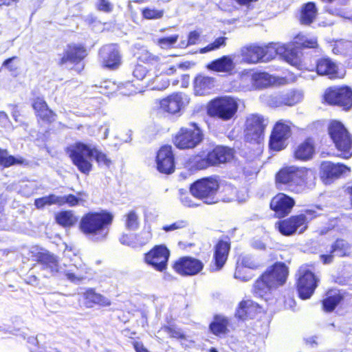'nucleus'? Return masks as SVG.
Masks as SVG:
<instances>
[{
    "mask_svg": "<svg viewBox=\"0 0 352 352\" xmlns=\"http://www.w3.org/2000/svg\"><path fill=\"white\" fill-rule=\"evenodd\" d=\"M140 58L144 61V62H148L151 63L153 61H157V57L155 56L154 55L151 54L147 51H144L142 53V56L140 57Z\"/></svg>",
    "mask_w": 352,
    "mask_h": 352,
    "instance_id": "nucleus-63",
    "label": "nucleus"
},
{
    "mask_svg": "<svg viewBox=\"0 0 352 352\" xmlns=\"http://www.w3.org/2000/svg\"><path fill=\"white\" fill-rule=\"evenodd\" d=\"M227 320L221 317H216L214 320L210 324V331L215 335L224 333L227 327Z\"/></svg>",
    "mask_w": 352,
    "mask_h": 352,
    "instance_id": "nucleus-47",
    "label": "nucleus"
},
{
    "mask_svg": "<svg viewBox=\"0 0 352 352\" xmlns=\"http://www.w3.org/2000/svg\"><path fill=\"white\" fill-rule=\"evenodd\" d=\"M78 196L68 195L63 196V205L67 204L70 207L83 205L87 199V195L83 192H78Z\"/></svg>",
    "mask_w": 352,
    "mask_h": 352,
    "instance_id": "nucleus-42",
    "label": "nucleus"
},
{
    "mask_svg": "<svg viewBox=\"0 0 352 352\" xmlns=\"http://www.w3.org/2000/svg\"><path fill=\"white\" fill-rule=\"evenodd\" d=\"M83 303L88 308H91L96 305L107 307L111 305V300L102 295L96 293L94 289H90L83 294Z\"/></svg>",
    "mask_w": 352,
    "mask_h": 352,
    "instance_id": "nucleus-27",
    "label": "nucleus"
},
{
    "mask_svg": "<svg viewBox=\"0 0 352 352\" xmlns=\"http://www.w3.org/2000/svg\"><path fill=\"white\" fill-rule=\"evenodd\" d=\"M34 205L38 209L43 208L45 206H50L46 196L36 199Z\"/></svg>",
    "mask_w": 352,
    "mask_h": 352,
    "instance_id": "nucleus-64",
    "label": "nucleus"
},
{
    "mask_svg": "<svg viewBox=\"0 0 352 352\" xmlns=\"http://www.w3.org/2000/svg\"><path fill=\"white\" fill-rule=\"evenodd\" d=\"M234 55H226L212 61L208 65V69L226 74H232L235 69L236 63L234 62Z\"/></svg>",
    "mask_w": 352,
    "mask_h": 352,
    "instance_id": "nucleus-24",
    "label": "nucleus"
},
{
    "mask_svg": "<svg viewBox=\"0 0 352 352\" xmlns=\"http://www.w3.org/2000/svg\"><path fill=\"white\" fill-rule=\"evenodd\" d=\"M315 179L314 172L306 168L289 166L282 168L276 175V184L279 188L282 185L295 192H300L305 186H311Z\"/></svg>",
    "mask_w": 352,
    "mask_h": 352,
    "instance_id": "nucleus-3",
    "label": "nucleus"
},
{
    "mask_svg": "<svg viewBox=\"0 0 352 352\" xmlns=\"http://www.w3.org/2000/svg\"><path fill=\"white\" fill-rule=\"evenodd\" d=\"M37 261L41 268L47 271L50 274H54L60 272L71 282L77 283L84 278L85 271L82 267L76 265H71L65 270H61L58 266L56 257L47 251L39 252L37 256Z\"/></svg>",
    "mask_w": 352,
    "mask_h": 352,
    "instance_id": "nucleus-4",
    "label": "nucleus"
},
{
    "mask_svg": "<svg viewBox=\"0 0 352 352\" xmlns=\"http://www.w3.org/2000/svg\"><path fill=\"white\" fill-rule=\"evenodd\" d=\"M147 74H148L147 69L144 66L140 65L135 66V67L133 70V76L135 78H136L138 80H142L149 77L150 74H148L147 76Z\"/></svg>",
    "mask_w": 352,
    "mask_h": 352,
    "instance_id": "nucleus-57",
    "label": "nucleus"
},
{
    "mask_svg": "<svg viewBox=\"0 0 352 352\" xmlns=\"http://www.w3.org/2000/svg\"><path fill=\"white\" fill-rule=\"evenodd\" d=\"M272 288L274 287L270 286L269 282L262 276L261 278L256 281L254 286V292L256 296L263 297Z\"/></svg>",
    "mask_w": 352,
    "mask_h": 352,
    "instance_id": "nucleus-45",
    "label": "nucleus"
},
{
    "mask_svg": "<svg viewBox=\"0 0 352 352\" xmlns=\"http://www.w3.org/2000/svg\"><path fill=\"white\" fill-rule=\"evenodd\" d=\"M35 190V188L32 183H23L18 189V192L24 197L31 196Z\"/></svg>",
    "mask_w": 352,
    "mask_h": 352,
    "instance_id": "nucleus-55",
    "label": "nucleus"
},
{
    "mask_svg": "<svg viewBox=\"0 0 352 352\" xmlns=\"http://www.w3.org/2000/svg\"><path fill=\"white\" fill-rule=\"evenodd\" d=\"M100 55L105 67L113 69L120 64L121 58L116 45L104 46L100 50Z\"/></svg>",
    "mask_w": 352,
    "mask_h": 352,
    "instance_id": "nucleus-22",
    "label": "nucleus"
},
{
    "mask_svg": "<svg viewBox=\"0 0 352 352\" xmlns=\"http://www.w3.org/2000/svg\"><path fill=\"white\" fill-rule=\"evenodd\" d=\"M170 252L164 245H155L144 256V262L157 272H163L167 269Z\"/></svg>",
    "mask_w": 352,
    "mask_h": 352,
    "instance_id": "nucleus-13",
    "label": "nucleus"
},
{
    "mask_svg": "<svg viewBox=\"0 0 352 352\" xmlns=\"http://www.w3.org/2000/svg\"><path fill=\"white\" fill-rule=\"evenodd\" d=\"M329 134L336 148L340 152V156L349 159L352 156V136L344 124L337 120H332L328 127Z\"/></svg>",
    "mask_w": 352,
    "mask_h": 352,
    "instance_id": "nucleus-5",
    "label": "nucleus"
},
{
    "mask_svg": "<svg viewBox=\"0 0 352 352\" xmlns=\"http://www.w3.org/2000/svg\"><path fill=\"white\" fill-rule=\"evenodd\" d=\"M203 137L201 129L193 123L182 127L176 133L173 142L180 149L193 148L201 142Z\"/></svg>",
    "mask_w": 352,
    "mask_h": 352,
    "instance_id": "nucleus-8",
    "label": "nucleus"
},
{
    "mask_svg": "<svg viewBox=\"0 0 352 352\" xmlns=\"http://www.w3.org/2000/svg\"><path fill=\"white\" fill-rule=\"evenodd\" d=\"M350 170V168L342 164L324 162L321 164L320 175L323 182L327 184L342 176L346 175Z\"/></svg>",
    "mask_w": 352,
    "mask_h": 352,
    "instance_id": "nucleus-16",
    "label": "nucleus"
},
{
    "mask_svg": "<svg viewBox=\"0 0 352 352\" xmlns=\"http://www.w3.org/2000/svg\"><path fill=\"white\" fill-rule=\"evenodd\" d=\"M46 197L48 200L50 206L53 204H57L59 206L63 205V196H58L52 194Z\"/></svg>",
    "mask_w": 352,
    "mask_h": 352,
    "instance_id": "nucleus-62",
    "label": "nucleus"
},
{
    "mask_svg": "<svg viewBox=\"0 0 352 352\" xmlns=\"http://www.w3.org/2000/svg\"><path fill=\"white\" fill-rule=\"evenodd\" d=\"M113 219L107 212H89L80 219V230L91 241L102 242L107 238Z\"/></svg>",
    "mask_w": 352,
    "mask_h": 352,
    "instance_id": "nucleus-2",
    "label": "nucleus"
},
{
    "mask_svg": "<svg viewBox=\"0 0 352 352\" xmlns=\"http://www.w3.org/2000/svg\"><path fill=\"white\" fill-rule=\"evenodd\" d=\"M242 82L250 80L254 88H264L276 82V77L267 72H254L252 70H243L241 73Z\"/></svg>",
    "mask_w": 352,
    "mask_h": 352,
    "instance_id": "nucleus-17",
    "label": "nucleus"
},
{
    "mask_svg": "<svg viewBox=\"0 0 352 352\" xmlns=\"http://www.w3.org/2000/svg\"><path fill=\"white\" fill-rule=\"evenodd\" d=\"M350 246L349 243L342 239H338L332 245L331 253H334L338 256H346L349 252Z\"/></svg>",
    "mask_w": 352,
    "mask_h": 352,
    "instance_id": "nucleus-48",
    "label": "nucleus"
},
{
    "mask_svg": "<svg viewBox=\"0 0 352 352\" xmlns=\"http://www.w3.org/2000/svg\"><path fill=\"white\" fill-rule=\"evenodd\" d=\"M219 188L217 179L204 178L194 182L190 188V191L193 197L202 200L205 204H212L218 201L217 193Z\"/></svg>",
    "mask_w": 352,
    "mask_h": 352,
    "instance_id": "nucleus-7",
    "label": "nucleus"
},
{
    "mask_svg": "<svg viewBox=\"0 0 352 352\" xmlns=\"http://www.w3.org/2000/svg\"><path fill=\"white\" fill-rule=\"evenodd\" d=\"M142 14L144 17L148 19H160L163 15L162 11L154 9H145L143 10Z\"/></svg>",
    "mask_w": 352,
    "mask_h": 352,
    "instance_id": "nucleus-58",
    "label": "nucleus"
},
{
    "mask_svg": "<svg viewBox=\"0 0 352 352\" xmlns=\"http://www.w3.org/2000/svg\"><path fill=\"white\" fill-rule=\"evenodd\" d=\"M317 14V10L315 3H307L304 6L301 11L300 22L305 25L311 23Z\"/></svg>",
    "mask_w": 352,
    "mask_h": 352,
    "instance_id": "nucleus-41",
    "label": "nucleus"
},
{
    "mask_svg": "<svg viewBox=\"0 0 352 352\" xmlns=\"http://www.w3.org/2000/svg\"><path fill=\"white\" fill-rule=\"evenodd\" d=\"M294 205V201L284 193H278L271 201L270 208L279 217L288 214Z\"/></svg>",
    "mask_w": 352,
    "mask_h": 352,
    "instance_id": "nucleus-21",
    "label": "nucleus"
},
{
    "mask_svg": "<svg viewBox=\"0 0 352 352\" xmlns=\"http://www.w3.org/2000/svg\"><path fill=\"white\" fill-rule=\"evenodd\" d=\"M134 239H135L134 234H123L120 238V241L123 245L135 247L136 243Z\"/></svg>",
    "mask_w": 352,
    "mask_h": 352,
    "instance_id": "nucleus-60",
    "label": "nucleus"
},
{
    "mask_svg": "<svg viewBox=\"0 0 352 352\" xmlns=\"http://www.w3.org/2000/svg\"><path fill=\"white\" fill-rule=\"evenodd\" d=\"M315 217L314 211L307 210L305 213L292 216L290 218L278 222L277 227L280 232L283 235H292L298 230H299V233H302L307 229L309 221Z\"/></svg>",
    "mask_w": 352,
    "mask_h": 352,
    "instance_id": "nucleus-9",
    "label": "nucleus"
},
{
    "mask_svg": "<svg viewBox=\"0 0 352 352\" xmlns=\"http://www.w3.org/2000/svg\"><path fill=\"white\" fill-rule=\"evenodd\" d=\"M87 55L85 49L78 45H69L65 50L63 55L60 60V64L78 63Z\"/></svg>",
    "mask_w": 352,
    "mask_h": 352,
    "instance_id": "nucleus-25",
    "label": "nucleus"
},
{
    "mask_svg": "<svg viewBox=\"0 0 352 352\" xmlns=\"http://www.w3.org/2000/svg\"><path fill=\"white\" fill-rule=\"evenodd\" d=\"M314 152V141L308 138L296 146L294 151V156L300 160H307L313 157Z\"/></svg>",
    "mask_w": 352,
    "mask_h": 352,
    "instance_id": "nucleus-30",
    "label": "nucleus"
},
{
    "mask_svg": "<svg viewBox=\"0 0 352 352\" xmlns=\"http://www.w3.org/2000/svg\"><path fill=\"white\" fill-rule=\"evenodd\" d=\"M188 223L185 220H178L169 225H164L162 230L166 232H174L186 228Z\"/></svg>",
    "mask_w": 352,
    "mask_h": 352,
    "instance_id": "nucleus-53",
    "label": "nucleus"
},
{
    "mask_svg": "<svg viewBox=\"0 0 352 352\" xmlns=\"http://www.w3.org/2000/svg\"><path fill=\"white\" fill-rule=\"evenodd\" d=\"M223 192L225 193L223 198L224 201L230 202L235 199H237L239 201L245 200V198L241 199L236 195V189L231 185H226L223 188Z\"/></svg>",
    "mask_w": 352,
    "mask_h": 352,
    "instance_id": "nucleus-51",
    "label": "nucleus"
},
{
    "mask_svg": "<svg viewBox=\"0 0 352 352\" xmlns=\"http://www.w3.org/2000/svg\"><path fill=\"white\" fill-rule=\"evenodd\" d=\"M263 48L262 60L269 61L275 58L276 55L281 56L285 52V44L270 43L267 45H261Z\"/></svg>",
    "mask_w": 352,
    "mask_h": 352,
    "instance_id": "nucleus-33",
    "label": "nucleus"
},
{
    "mask_svg": "<svg viewBox=\"0 0 352 352\" xmlns=\"http://www.w3.org/2000/svg\"><path fill=\"white\" fill-rule=\"evenodd\" d=\"M164 331L171 338L179 339L181 340H186V337L180 329L166 327Z\"/></svg>",
    "mask_w": 352,
    "mask_h": 352,
    "instance_id": "nucleus-54",
    "label": "nucleus"
},
{
    "mask_svg": "<svg viewBox=\"0 0 352 352\" xmlns=\"http://www.w3.org/2000/svg\"><path fill=\"white\" fill-rule=\"evenodd\" d=\"M212 165L213 164H212V162L210 160L208 153L206 157H203L202 155L193 156L186 163V167L192 170L204 169Z\"/></svg>",
    "mask_w": 352,
    "mask_h": 352,
    "instance_id": "nucleus-36",
    "label": "nucleus"
},
{
    "mask_svg": "<svg viewBox=\"0 0 352 352\" xmlns=\"http://www.w3.org/2000/svg\"><path fill=\"white\" fill-rule=\"evenodd\" d=\"M267 103L270 106L273 107L285 105L283 94L270 96L268 98Z\"/></svg>",
    "mask_w": 352,
    "mask_h": 352,
    "instance_id": "nucleus-56",
    "label": "nucleus"
},
{
    "mask_svg": "<svg viewBox=\"0 0 352 352\" xmlns=\"http://www.w3.org/2000/svg\"><path fill=\"white\" fill-rule=\"evenodd\" d=\"M226 37L217 38L212 43L208 45L206 47L200 49L201 54L219 49L222 46L226 45Z\"/></svg>",
    "mask_w": 352,
    "mask_h": 352,
    "instance_id": "nucleus-52",
    "label": "nucleus"
},
{
    "mask_svg": "<svg viewBox=\"0 0 352 352\" xmlns=\"http://www.w3.org/2000/svg\"><path fill=\"white\" fill-rule=\"evenodd\" d=\"M285 51L281 54V58H283L287 63L291 65L301 69L302 60L301 54L296 48L293 47V45H285Z\"/></svg>",
    "mask_w": 352,
    "mask_h": 352,
    "instance_id": "nucleus-32",
    "label": "nucleus"
},
{
    "mask_svg": "<svg viewBox=\"0 0 352 352\" xmlns=\"http://www.w3.org/2000/svg\"><path fill=\"white\" fill-rule=\"evenodd\" d=\"M119 90H120V94H122L123 95H127V96H130V95L135 94L137 92L142 91L141 89L138 90L137 89H135L133 85L130 82H127L124 85V87H120Z\"/></svg>",
    "mask_w": 352,
    "mask_h": 352,
    "instance_id": "nucleus-59",
    "label": "nucleus"
},
{
    "mask_svg": "<svg viewBox=\"0 0 352 352\" xmlns=\"http://www.w3.org/2000/svg\"><path fill=\"white\" fill-rule=\"evenodd\" d=\"M123 221L126 230L135 231L140 226V214L136 210H130L123 216Z\"/></svg>",
    "mask_w": 352,
    "mask_h": 352,
    "instance_id": "nucleus-38",
    "label": "nucleus"
},
{
    "mask_svg": "<svg viewBox=\"0 0 352 352\" xmlns=\"http://www.w3.org/2000/svg\"><path fill=\"white\" fill-rule=\"evenodd\" d=\"M33 107L36 111L38 116L43 120H45L47 121H52L54 120V114L53 111L48 108L43 99L40 98H36L33 104Z\"/></svg>",
    "mask_w": 352,
    "mask_h": 352,
    "instance_id": "nucleus-37",
    "label": "nucleus"
},
{
    "mask_svg": "<svg viewBox=\"0 0 352 352\" xmlns=\"http://www.w3.org/2000/svg\"><path fill=\"white\" fill-rule=\"evenodd\" d=\"M283 96L285 104L287 106H292L301 102L304 97L303 92L300 90H292L283 94Z\"/></svg>",
    "mask_w": 352,
    "mask_h": 352,
    "instance_id": "nucleus-46",
    "label": "nucleus"
},
{
    "mask_svg": "<svg viewBox=\"0 0 352 352\" xmlns=\"http://www.w3.org/2000/svg\"><path fill=\"white\" fill-rule=\"evenodd\" d=\"M263 48L261 45L252 44L241 48L240 55L244 63L256 64L262 60Z\"/></svg>",
    "mask_w": 352,
    "mask_h": 352,
    "instance_id": "nucleus-26",
    "label": "nucleus"
},
{
    "mask_svg": "<svg viewBox=\"0 0 352 352\" xmlns=\"http://www.w3.org/2000/svg\"><path fill=\"white\" fill-rule=\"evenodd\" d=\"M199 36H200V34L199 32H196V31H193V32H190L189 35H188V43L186 44H185L184 43H182L181 45H195L197 41L199 40Z\"/></svg>",
    "mask_w": 352,
    "mask_h": 352,
    "instance_id": "nucleus-61",
    "label": "nucleus"
},
{
    "mask_svg": "<svg viewBox=\"0 0 352 352\" xmlns=\"http://www.w3.org/2000/svg\"><path fill=\"white\" fill-rule=\"evenodd\" d=\"M213 165L230 162L234 157V151L225 146H217L208 153Z\"/></svg>",
    "mask_w": 352,
    "mask_h": 352,
    "instance_id": "nucleus-28",
    "label": "nucleus"
},
{
    "mask_svg": "<svg viewBox=\"0 0 352 352\" xmlns=\"http://www.w3.org/2000/svg\"><path fill=\"white\" fill-rule=\"evenodd\" d=\"M293 45L313 48L317 45V40L313 36H308L302 34H298L293 40Z\"/></svg>",
    "mask_w": 352,
    "mask_h": 352,
    "instance_id": "nucleus-43",
    "label": "nucleus"
},
{
    "mask_svg": "<svg viewBox=\"0 0 352 352\" xmlns=\"http://www.w3.org/2000/svg\"><path fill=\"white\" fill-rule=\"evenodd\" d=\"M190 102L188 96L183 93H176L160 100L162 110L171 114H176L184 109Z\"/></svg>",
    "mask_w": 352,
    "mask_h": 352,
    "instance_id": "nucleus-15",
    "label": "nucleus"
},
{
    "mask_svg": "<svg viewBox=\"0 0 352 352\" xmlns=\"http://www.w3.org/2000/svg\"><path fill=\"white\" fill-rule=\"evenodd\" d=\"M267 120L261 115L250 114L247 116L244 131L245 139L250 142L259 143L264 136Z\"/></svg>",
    "mask_w": 352,
    "mask_h": 352,
    "instance_id": "nucleus-10",
    "label": "nucleus"
},
{
    "mask_svg": "<svg viewBox=\"0 0 352 352\" xmlns=\"http://www.w3.org/2000/svg\"><path fill=\"white\" fill-rule=\"evenodd\" d=\"M238 266L236 267V272L234 273V277L236 278L240 279L243 281H247L251 278L250 276H241V268L240 265L242 267H247L249 269H256L258 267V264L255 262L253 258L249 255H242L239 258Z\"/></svg>",
    "mask_w": 352,
    "mask_h": 352,
    "instance_id": "nucleus-34",
    "label": "nucleus"
},
{
    "mask_svg": "<svg viewBox=\"0 0 352 352\" xmlns=\"http://www.w3.org/2000/svg\"><path fill=\"white\" fill-rule=\"evenodd\" d=\"M157 170L165 174H170L175 170L174 155L170 146H164L156 157Z\"/></svg>",
    "mask_w": 352,
    "mask_h": 352,
    "instance_id": "nucleus-19",
    "label": "nucleus"
},
{
    "mask_svg": "<svg viewBox=\"0 0 352 352\" xmlns=\"http://www.w3.org/2000/svg\"><path fill=\"white\" fill-rule=\"evenodd\" d=\"M342 296L337 289L329 290L327 293V297L323 300V307L327 311H331L340 302Z\"/></svg>",
    "mask_w": 352,
    "mask_h": 352,
    "instance_id": "nucleus-40",
    "label": "nucleus"
},
{
    "mask_svg": "<svg viewBox=\"0 0 352 352\" xmlns=\"http://www.w3.org/2000/svg\"><path fill=\"white\" fill-rule=\"evenodd\" d=\"M317 74L328 76L329 78H342L344 72L339 69L338 65L329 58H322L317 63Z\"/></svg>",
    "mask_w": 352,
    "mask_h": 352,
    "instance_id": "nucleus-23",
    "label": "nucleus"
},
{
    "mask_svg": "<svg viewBox=\"0 0 352 352\" xmlns=\"http://www.w3.org/2000/svg\"><path fill=\"white\" fill-rule=\"evenodd\" d=\"M214 86V78L199 76L195 80V91L197 95H204Z\"/></svg>",
    "mask_w": 352,
    "mask_h": 352,
    "instance_id": "nucleus-35",
    "label": "nucleus"
},
{
    "mask_svg": "<svg viewBox=\"0 0 352 352\" xmlns=\"http://www.w3.org/2000/svg\"><path fill=\"white\" fill-rule=\"evenodd\" d=\"M69 156L78 169L86 175L89 174L92 168V164L89 160L91 157H94L100 167L109 168L111 164V160L105 153L91 145L80 142L76 143L69 147Z\"/></svg>",
    "mask_w": 352,
    "mask_h": 352,
    "instance_id": "nucleus-1",
    "label": "nucleus"
},
{
    "mask_svg": "<svg viewBox=\"0 0 352 352\" xmlns=\"http://www.w3.org/2000/svg\"><path fill=\"white\" fill-rule=\"evenodd\" d=\"M291 122L288 120H279L274 126L270 139V148L275 151L284 149L291 136Z\"/></svg>",
    "mask_w": 352,
    "mask_h": 352,
    "instance_id": "nucleus-12",
    "label": "nucleus"
},
{
    "mask_svg": "<svg viewBox=\"0 0 352 352\" xmlns=\"http://www.w3.org/2000/svg\"><path fill=\"white\" fill-rule=\"evenodd\" d=\"M22 163V160L9 155L6 150H0V164L6 167Z\"/></svg>",
    "mask_w": 352,
    "mask_h": 352,
    "instance_id": "nucleus-49",
    "label": "nucleus"
},
{
    "mask_svg": "<svg viewBox=\"0 0 352 352\" xmlns=\"http://www.w3.org/2000/svg\"><path fill=\"white\" fill-rule=\"evenodd\" d=\"M230 250V244L223 241H220L215 246L214 259L215 262V270H220L225 264L228 252Z\"/></svg>",
    "mask_w": 352,
    "mask_h": 352,
    "instance_id": "nucleus-31",
    "label": "nucleus"
},
{
    "mask_svg": "<svg viewBox=\"0 0 352 352\" xmlns=\"http://www.w3.org/2000/svg\"><path fill=\"white\" fill-rule=\"evenodd\" d=\"M297 289L302 299L309 298L318 285V279L309 266H301L298 272Z\"/></svg>",
    "mask_w": 352,
    "mask_h": 352,
    "instance_id": "nucleus-11",
    "label": "nucleus"
},
{
    "mask_svg": "<svg viewBox=\"0 0 352 352\" xmlns=\"http://www.w3.org/2000/svg\"><path fill=\"white\" fill-rule=\"evenodd\" d=\"M173 268L182 276H194L203 270L204 263L193 257H182L175 263Z\"/></svg>",
    "mask_w": 352,
    "mask_h": 352,
    "instance_id": "nucleus-18",
    "label": "nucleus"
},
{
    "mask_svg": "<svg viewBox=\"0 0 352 352\" xmlns=\"http://www.w3.org/2000/svg\"><path fill=\"white\" fill-rule=\"evenodd\" d=\"M259 309L258 304L252 300H243L239 304L236 316L241 320L252 318L259 311Z\"/></svg>",
    "mask_w": 352,
    "mask_h": 352,
    "instance_id": "nucleus-29",
    "label": "nucleus"
},
{
    "mask_svg": "<svg viewBox=\"0 0 352 352\" xmlns=\"http://www.w3.org/2000/svg\"><path fill=\"white\" fill-rule=\"evenodd\" d=\"M287 275V267L281 263L274 264L263 274L265 280L269 282L270 286L275 288L285 283Z\"/></svg>",
    "mask_w": 352,
    "mask_h": 352,
    "instance_id": "nucleus-20",
    "label": "nucleus"
},
{
    "mask_svg": "<svg viewBox=\"0 0 352 352\" xmlns=\"http://www.w3.org/2000/svg\"><path fill=\"white\" fill-rule=\"evenodd\" d=\"M152 236L151 226L150 224H146L140 233L135 234L136 246L146 245L151 241Z\"/></svg>",
    "mask_w": 352,
    "mask_h": 352,
    "instance_id": "nucleus-44",
    "label": "nucleus"
},
{
    "mask_svg": "<svg viewBox=\"0 0 352 352\" xmlns=\"http://www.w3.org/2000/svg\"><path fill=\"white\" fill-rule=\"evenodd\" d=\"M178 38L179 36L177 34H174L168 37L158 38L155 43L162 49H169L176 43Z\"/></svg>",
    "mask_w": 352,
    "mask_h": 352,
    "instance_id": "nucleus-50",
    "label": "nucleus"
},
{
    "mask_svg": "<svg viewBox=\"0 0 352 352\" xmlns=\"http://www.w3.org/2000/svg\"><path fill=\"white\" fill-rule=\"evenodd\" d=\"M238 108L236 98L226 96L212 100L208 104L207 112L210 117L228 121L234 118Z\"/></svg>",
    "mask_w": 352,
    "mask_h": 352,
    "instance_id": "nucleus-6",
    "label": "nucleus"
},
{
    "mask_svg": "<svg viewBox=\"0 0 352 352\" xmlns=\"http://www.w3.org/2000/svg\"><path fill=\"white\" fill-rule=\"evenodd\" d=\"M324 98L329 104L349 109L352 106V90L347 87L330 88L325 91Z\"/></svg>",
    "mask_w": 352,
    "mask_h": 352,
    "instance_id": "nucleus-14",
    "label": "nucleus"
},
{
    "mask_svg": "<svg viewBox=\"0 0 352 352\" xmlns=\"http://www.w3.org/2000/svg\"><path fill=\"white\" fill-rule=\"evenodd\" d=\"M56 221L63 227H71L76 223L78 217L72 210H65L58 212L55 217Z\"/></svg>",
    "mask_w": 352,
    "mask_h": 352,
    "instance_id": "nucleus-39",
    "label": "nucleus"
}]
</instances>
